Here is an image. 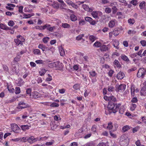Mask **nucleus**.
Instances as JSON below:
<instances>
[{"label": "nucleus", "instance_id": "obj_40", "mask_svg": "<svg viewBox=\"0 0 146 146\" xmlns=\"http://www.w3.org/2000/svg\"><path fill=\"white\" fill-rule=\"evenodd\" d=\"M49 39L50 38L48 37H45L42 39V41L44 43H46L49 41Z\"/></svg>", "mask_w": 146, "mask_h": 146}, {"label": "nucleus", "instance_id": "obj_55", "mask_svg": "<svg viewBox=\"0 0 146 146\" xmlns=\"http://www.w3.org/2000/svg\"><path fill=\"white\" fill-rule=\"evenodd\" d=\"M137 0H133L130 2V3L132 4L133 5L135 6L137 5Z\"/></svg>", "mask_w": 146, "mask_h": 146}, {"label": "nucleus", "instance_id": "obj_33", "mask_svg": "<svg viewBox=\"0 0 146 146\" xmlns=\"http://www.w3.org/2000/svg\"><path fill=\"white\" fill-rule=\"evenodd\" d=\"M97 38L96 36L93 35H90L89 36V39L92 42H94L97 39Z\"/></svg>", "mask_w": 146, "mask_h": 146}, {"label": "nucleus", "instance_id": "obj_57", "mask_svg": "<svg viewBox=\"0 0 146 146\" xmlns=\"http://www.w3.org/2000/svg\"><path fill=\"white\" fill-rule=\"evenodd\" d=\"M104 59L105 60H108L109 59V55L108 54H105L104 56Z\"/></svg>", "mask_w": 146, "mask_h": 146}, {"label": "nucleus", "instance_id": "obj_59", "mask_svg": "<svg viewBox=\"0 0 146 146\" xmlns=\"http://www.w3.org/2000/svg\"><path fill=\"white\" fill-rule=\"evenodd\" d=\"M138 101V100L137 98L134 97L131 100V102L133 103H136Z\"/></svg>", "mask_w": 146, "mask_h": 146}, {"label": "nucleus", "instance_id": "obj_36", "mask_svg": "<svg viewBox=\"0 0 146 146\" xmlns=\"http://www.w3.org/2000/svg\"><path fill=\"white\" fill-rule=\"evenodd\" d=\"M136 107V104H131L130 105V109L131 111H133L135 110Z\"/></svg>", "mask_w": 146, "mask_h": 146}, {"label": "nucleus", "instance_id": "obj_50", "mask_svg": "<svg viewBox=\"0 0 146 146\" xmlns=\"http://www.w3.org/2000/svg\"><path fill=\"white\" fill-rule=\"evenodd\" d=\"M54 143V141L53 140H52L50 141L47 142L45 143V145L47 146H49L52 145Z\"/></svg>", "mask_w": 146, "mask_h": 146}, {"label": "nucleus", "instance_id": "obj_15", "mask_svg": "<svg viewBox=\"0 0 146 146\" xmlns=\"http://www.w3.org/2000/svg\"><path fill=\"white\" fill-rule=\"evenodd\" d=\"M39 96V93L37 92H33L31 95L30 98H36Z\"/></svg>", "mask_w": 146, "mask_h": 146}, {"label": "nucleus", "instance_id": "obj_4", "mask_svg": "<svg viewBox=\"0 0 146 146\" xmlns=\"http://www.w3.org/2000/svg\"><path fill=\"white\" fill-rule=\"evenodd\" d=\"M28 107V104L23 102H20L17 107V109L19 110H21L27 108Z\"/></svg>", "mask_w": 146, "mask_h": 146}, {"label": "nucleus", "instance_id": "obj_62", "mask_svg": "<svg viewBox=\"0 0 146 146\" xmlns=\"http://www.w3.org/2000/svg\"><path fill=\"white\" fill-rule=\"evenodd\" d=\"M73 88L75 90H77L80 88V85L79 84H75L73 87Z\"/></svg>", "mask_w": 146, "mask_h": 146}, {"label": "nucleus", "instance_id": "obj_37", "mask_svg": "<svg viewBox=\"0 0 146 146\" xmlns=\"http://www.w3.org/2000/svg\"><path fill=\"white\" fill-rule=\"evenodd\" d=\"M48 77L46 79L45 81L46 82H49L52 80V78L50 74H47Z\"/></svg>", "mask_w": 146, "mask_h": 146}, {"label": "nucleus", "instance_id": "obj_54", "mask_svg": "<svg viewBox=\"0 0 146 146\" xmlns=\"http://www.w3.org/2000/svg\"><path fill=\"white\" fill-rule=\"evenodd\" d=\"M135 92L134 88L133 87H132L131 88V92L132 96H134L135 95Z\"/></svg>", "mask_w": 146, "mask_h": 146}, {"label": "nucleus", "instance_id": "obj_46", "mask_svg": "<svg viewBox=\"0 0 146 146\" xmlns=\"http://www.w3.org/2000/svg\"><path fill=\"white\" fill-rule=\"evenodd\" d=\"M84 35L83 34H82L79 35L76 38V40H79L82 39L83 37L84 36Z\"/></svg>", "mask_w": 146, "mask_h": 146}, {"label": "nucleus", "instance_id": "obj_44", "mask_svg": "<svg viewBox=\"0 0 146 146\" xmlns=\"http://www.w3.org/2000/svg\"><path fill=\"white\" fill-rule=\"evenodd\" d=\"M113 126L112 125V123L111 122H110L108 123V126H106L107 128L108 129H111L113 127Z\"/></svg>", "mask_w": 146, "mask_h": 146}, {"label": "nucleus", "instance_id": "obj_10", "mask_svg": "<svg viewBox=\"0 0 146 146\" xmlns=\"http://www.w3.org/2000/svg\"><path fill=\"white\" fill-rule=\"evenodd\" d=\"M65 2L68 5L71 6L73 8L75 9H77L78 8V7L77 5L75 4L70 0H66Z\"/></svg>", "mask_w": 146, "mask_h": 146}, {"label": "nucleus", "instance_id": "obj_41", "mask_svg": "<svg viewBox=\"0 0 146 146\" xmlns=\"http://www.w3.org/2000/svg\"><path fill=\"white\" fill-rule=\"evenodd\" d=\"M62 27L64 28H68L70 27V25L69 24L67 23H62Z\"/></svg>", "mask_w": 146, "mask_h": 146}, {"label": "nucleus", "instance_id": "obj_64", "mask_svg": "<svg viewBox=\"0 0 146 146\" xmlns=\"http://www.w3.org/2000/svg\"><path fill=\"white\" fill-rule=\"evenodd\" d=\"M65 91L66 90L63 88L59 89L58 90L59 92L61 94H63L65 92Z\"/></svg>", "mask_w": 146, "mask_h": 146}, {"label": "nucleus", "instance_id": "obj_24", "mask_svg": "<svg viewBox=\"0 0 146 146\" xmlns=\"http://www.w3.org/2000/svg\"><path fill=\"white\" fill-rule=\"evenodd\" d=\"M46 70L44 68H41L39 71V74L40 76H44L46 72Z\"/></svg>", "mask_w": 146, "mask_h": 146}, {"label": "nucleus", "instance_id": "obj_2", "mask_svg": "<svg viewBox=\"0 0 146 146\" xmlns=\"http://www.w3.org/2000/svg\"><path fill=\"white\" fill-rule=\"evenodd\" d=\"M11 127L12 130L15 133H18L20 131V128L17 124L15 123L11 124Z\"/></svg>", "mask_w": 146, "mask_h": 146}, {"label": "nucleus", "instance_id": "obj_58", "mask_svg": "<svg viewBox=\"0 0 146 146\" xmlns=\"http://www.w3.org/2000/svg\"><path fill=\"white\" fill-rule=\"evenodd\" d=\"M140 43L141 45L143 46H145L146 45V41L145 40H142L140 41Z\"/></svg>", "mask_w": 146, "mask_h": 146}, {"label": "nucleus", "instance_id": "obj_11", "mask_svg": "<svg viewBox=\"0 0 146 146\" xmlns=\"http://www.w3.org/2000/svg\"><path fill=\"white\" fill-rule=\"evenodd\" d=\"M42 103L46 105L52 107H58L59 106V104L56 102L52 103L50 105L48 104V102H43Z\"/></svg>", "mask_w": 146, "mask_h": 146}, {"label": "nucleus", "instance_id": "obj_52", "mask_svg": "<svg viewBox=\"0 0 146 146\" xmlns=\"http://www.w3.org/2000/svg\"><path fill=\"white\" fill-rule=\"evenodd\" d=\"M8 24L9 26L12 27L15 25V23L13 21L10 20Z\"/></svg>", "mask_w": 146, "mask_h": 146}, {"label": "nucleus", "instance_id": "obj_56", "mask_svg": "<svg viewBox=\"0 0 146 146\" xmlns=\"http://www.w3.org/2000/svg\"><path fill=\"white\" fill-rule=\"evenodd\" d=\"M50 25L49 24H46L44 26H42V29L43 30H44L45 29H48V27H50Z\"/></svg>", "mask_w": 146, "mask_h": 146}, {"label": "nucleus", "instance_id": "obj_9", "mask_svg": "<svg viewBox=\"0 0 146 146\" xmlns=\"http://www.w3.org/2000/svg\"><path fill=\"white\" fill-rule=\"evenodd\" d=\"M143 84L144 86L141 89L140 93L141 96H146V81L143 83Z\"/></svg>", "mask_w": 146, "mask_h": 146}, {"label": "nucleus", "instance_id": "obj_42", "mask_svg": "<svg viewBox=\"0 0 146 146\" xmlns=\"http://www.w3.org/2000/svg\"><path fill=\"white\" fill-rule=\"evenodd\" d=\"M35 62L37 64H44V61L42 60H36Z\"/></svg>", "mask_w": 146, "mask_h": 146}, {"label": "nucleus", "instance_id": "obj_6", "mask_svg": "<svg viewBox=\"0 0 146 146\" xmlns=\"http://www.w3.org/2000/svg\"><path fill=\"white\" fill-rule=\"evenodd\" d=\"M37 137L35 138L34 136H28V142L30 144L33 143L37 141Z\"/></svg>", "mask_w": 146, "mask_h": 146}, {"label": "nucleus", "instance_id": "obj_26", "mask_svg": "<svg viewBox=\"0 0 146 146\" xmlns=\"http://www.w3.org/2000/svg\"><path fill=\"white\" fill-rule=\"evenodd\" d=\"M121 104H116L115 106V107L114 108V110H113V113H115L119 109V108L121 106Z\"/></svg>", "mask_w": 146, "mask_h": 146}, {"label": "nucleus", "instance_id": "obj_34", "mask_svg": "<svg viewBox=\"0 0 146 146\" xmlns=\"http://www.w3.org/2000/svg\"><path fill=\"white\" fill-rule=\"evenodd\" d=\"M35 15L34 13L31 14H24L23 15V18H24L27 19Z\"/></svg>", "mask_w": 146, "mask_h": 146}, {"label": "nucleus", "instance_id": "obj_13", "mask_svg": "<svg viewBox=\"0 0 146 146\" xmlns=\"http://www.w3.org/2000/svg\"><path fill=\"white\" fill-rule=\"evenodd\" d=\"M110 46L109 44L108 45H103L100 47V50L102 51H106L108 50L110 48Z\"/></svg>", "mask_w": 146, "mask_h": 146}, {"label": "nucleus", "instance_id": "obj_30", "mask_svg": "<svg viewBox=\"0 0 146 146\" xmlns=\"http://www.w3.org/2000/svg\"><path fill=\"white\" fill-rule=\"evenodd\" d=\"M114 65L115 67H120L121 65L119 62L117 60H115L113 62Z\"/></svg>", "mask_w": 146, "mask_h": 146}, {"label": "nucleus", "instance_id": "obj_48", "mask_svg": "<svg viewBox=\"0 0 146 146\" xmlns=\"http://www.w3.org/2000/svg\"><path fill=\"white\" fill-rule=\"evenodd\" d=\"M28 136H25L22 137L21 139V141L23 142L28 141Z\"/></svg>", "mask_w": 146, "mask_h": 146}, {"label": "nucleus", "instance_id": "obj_47", "mask_svg": "<svg viewBox=\"0 0 146 146\" xmlns=\"http://www.w3.org/2000/svg\"><path fill=\"white\" fill-rule=\"evenodd\" d=\"M51 128L52 129H56L58 127V126L56 125L55 122L52 123V124H51Z\"/></svg>", "mask_w": 146, "mask_h": 146}, {"label": "nucleus", "instance_id": "obj_16", "mask_svg": "<svg viewBox=\"0 0 146 146\" xmlns=\"http://www.w3.org/2000/svg\"><path fill=\"white\" fill-rule=\"evenodd\" d=\"M117 21L116 20L113 19L110 21L109 23V26L110 28H112L114 27Z\"/></svg>", "mask_w": 146, "mask_h": 146}, {"label": "nucleus", "instance_id": "obj_21", "mask_svg": "<svg viewBox=\"0 0 146 146\" xmlns=\"http://www.w3.org/2000/svg\"><path fill=\"white\" fill-rule=\"evenodd\" d=\"M124 76V74L122 72H119L117 75V77L118 79H122Z\"/></svg>", "mask_w": 146, "mask_h": 146}, {"label": "nucleus", "instance_id": "obj_8", "mask_svg": "<svg viewBox=\"0 0 146 146\" xmlns=\"http://www.w3.org/2000/svg\"><path fill=\"white\" fill-rule=\"evenodd\" d=\"M91 14L93 17L96 19L98 18L99 16H101L102 13L100 11H94L92 12Z\"/></svg>", "mask_w": 146, "mask_h": 146}, {"label": "nucleus", "instance_id": "obj_23", "mask_svg": "<svg viewBox=\"0 0 146 146\" xmlns=\"http://www.w3.org/2000/svg\"><path fill=\"white\" fill-rule=\"evenodd\" d=\"M48 137L46 136L44 137H42L41 136H39L37 137V140L38 141H44L48 139Z\"/></svg>", "mask_w": 146, "mask_h": 146}, {"label": "nucleus", "instance_id": "obj_5", "mask_svg": "<svg viewBox=\"0 0 146 146\" xmlns=\"http://www.w3.org/2000/svg\"><path fill=\"white\" fill-rule=\"evenodd\" d=\"M145 70L144 68H140L137 73V77L139 78L141 77H143V76L145 74Z\"/></svg>", "mask_w": 146, "mask_h": 146}, {"label": "nucleus", "instance_id": "obj_22", "mask_svg": "<svg viewBox=\"0 0 146 146\" xmlns=\"http://www.w3.org/2000/svg\"><path fill=\"white\" fill-rule=\"evenodd\" d=\"M119 41L117 40H114L113 41V45L116 48L118 49L119 48Z\"/></svg>", "mask_w": 146, "mask_h": 146}, {"label": "nucleus", "instance_id": "obj_51", "mask_svg": "<svg viewBox=\"0 0 146 146\" xmlns=\"http://www.w3.org/2000/svg\"><path fill=\"white\" fill-rule=\"evenodd\" d=\"M90 75L92 77L95 76L96 75V72L94 71L90 72H89Z\"/></svg>", "mask_w": 146, "mask_h": 146}, {"label": "nucleus", "instance_id": "obj_38", "mask_svg": "<svg viewBox=\"0 0 146 146\" xmlns=\"http://www.w3.org/2000/svg\"><path fill=\"white\" fill-rule=\"evenodd\" d=\"M102 43L98 41L95 42L94 44V45L96 47H99L101 46Z\"/></svg>", "mask_w": 146, "mask_h": 146}, {"label": "nucleus", "instance_id": "obj_45", "mask_svg": "<svg viewBox=\"0 0 146 146\" xmlns=\"http://www.w3.org/2000/svg\"><path fill=\"white\" fill-rule=\"evenodd\" d=\"M21 58V56L19 55H17V56L14 58L13 61L17 62L19 61L20 60V59Z\"/></svg>", "mask_w": 146, "mask_h": 146}, {"label": "nucleus", "instance_id": "obj_60", "mask_svg": "<svg viewBox=\"0 0 146 146\" xmlns=\"http://www.w3.org/2000/svg\"><path fill=\"white\" fill-rule=\"evenodd\" d=\"M15 94H17L20 92V89L19 87H16L15 88Z\"/></svg>", "mask_w": 146, "mask_h": 146}, {"label": "nucleus", "instance_id": "obj_7", "mask_svg": "<svg viewBox=\"0 0 146 146\" xmlns=\"http://www.w3.org/2000/svg\"><path fill=\"white\" fill-rule=\"evenodd\" d=\"M82 7L85 11L88 12H92L94 10L93 7H91L89 8L87 5L85 4H83L82 5Z\"/></svg>", "mask_w": 146, "mask_h": 146}, {"label": "nucleus", "instance_id": "obj_25", "mask_svg": "<svg viewBox=\"0 0 146 146\" xmlns=\"http://www.w3.org/2000/svg\"><path fill=\"white\" fill-rule=\"evenodd\" d=\"M0 28L3 30H7L9 29V28L6 25L2 23L0 24Z\"/></svg>", "mask_w": 146, "mask_h": 146}, {"label": "nucleus", "instance_id": "obj_29", "mask_svg": "<svg viewBox=\"0 0 146 146\" xmlns=\"http://www.w3.org/2000/svg\"><path fill=\"white\" fill-rule=\"evenodd\" d=\"M31 126H29L27 125H23L21 126V128L22 130L23 131H25L27 130H28L29 129V127H30Z\"/></svg>", "mask_w": 146, "mask_h": 146}, {"label": "nucleus", "instance_id": "obj_27", "mask_svg": "<svg viewBox=\"0 0 146 146\" xmlns=\"http://www.w3.org/2000/svg\"><path fill=\"white\" fill-rule=\"evenodd\" d=\"M108 108L109 110H112L113 112V110H114L115 105L113 103L109 104L108 105Z\"/></svg>", "mask_w": 146, "mask_h": 146}, {"label": "nucleus", "instance_id": "obj_43", "mask_svg": "<svg viewBox=\"0 0 146 146\" xmlns=\"http://www.w3.org/2000/svg\"><path fill=\"white\" fill-rule=\"evenodd\" d=\"M130 129V126L128 125L124 126L122 128V130L124 132L127 131L128 130Z\"/></svg>", "mask_w": 146, "mask_h": 146}, {"label": "nucleus", "instance_id": "obj_19", "mask_svg": "<svg viewBox=\"0 0 146 146\" xmlns=\"http://www.w3.org/2000/svg\"><path fill=\"white\" fill-rule=\"evenodd\" d=\"M7 88L10 93H13L14 92L15 90L13 88H12L11 85L7 84Z\"/></svg>", "mask_w": 146, "mask_h": 146}, {"label": "nucleus", "instance_id": "obj_20", "mask_svg": "<svg viewBox=\"0 0 146 146\" xmlns=\"http://www.w3.org/2000/svg\"><path fill=\"white\" fill-rule=\"evenodd\" d=\"M58 49L60 55L62 56H64L65 52L62 47L61 46H60L58 47Z\"/></svg>", "mask_w": 146, "mask_h": 146}, {"label": "nucleus", "instance_id": "obj_53", "mask_svg": "<svg viewBox=\"0 0 146 146\" xmlns=\"http://www.w3.org/2000/svg\"><path fill=\"white\" fill-rule=\"evenodd\" d=\"M110 135V136H111V137H112L113 138H115L116 137V135L113 132H112L111 131H110L109 132Z\"/></svg>", "mask_w": 146, "mask_h": 146}, {"label": "nucleus", "instance_id": "obj_49", "mask_svg": "<svg viewBox=\"0 0 146 146\" xmlns=\"http://www.w3.org/2000/svg\"><path fill=\"white\" fill-rule=\"evenodd\" d=\"M33 52L34 54H36L40 55L41 54L40 50L38 49L34 50Z\"/></svg>", "mask_w": 146, "mask_h": 146}, {"label": "nucleus", "instance_id": "obj_12", "mask_svg": "<svg viewBox=\"0 0 146 146\" xmlns=\"http://www.w3.org/2000/svg\"><path fill=\"white\" fill-rule=\"evenodd\" d=\"M59 64L58 62H54L49 63L48 66L50 68L58 67L59 66Z\"/></svg>", "mask_w": 146, "mask_h": 146}, {"label": "nucleus", "instance_id": "obj_32", "mask_svg": "<svg viewBox=\"0 0 146 146\" xmlns=\"http://www.w3.org/2000/svg\"><path fill=\"white\" fill-rule=\"evenodd\" d=\"M71 20L73 21H75L77 20L76 16L74 14H71L70 16Z\"/></svg>", "mask_w": 146, "mask_h": 146}, {"label": "nucleus", "instance_id": "obj_63", "mask_svg": "<svg viewBox=\"0 0 146 146\" xmlns=\"http://www.w3.org/2000/svg\"><path fill=\"white\" fill-rule=\"evenodd\" d=\"M89 22L90 24L92 25H94L96 23V21L93 20L92 18L91 19V20H90V21Z\"/></svg>", "mask_w": 146, "mask_h": 146}, {"label": "nucleus", "instance_id": "obj_35", "mask_svg": "<svg viewBox=\"0 0 146 146\" xmlns=\"http://www.w3.org/2000/svg\"><path fill=\"white\" fill-rule=\"evenodd\" d=\"M128 22L129 25H131L134 24L135 21L133 19H129L128 20Z\"/></svg>", "mask_w": 146, "mask_h": 146}, {"label": "nucleus", "instance_id": "obj_14", "mask_svg": "<svg viewBox=\"0 0 146 146\" xmlns=\"http://www.w3.org/2000/svg\"><path fill=\"white\" fill-rule=\"evenodd\" d=\"M38 48L41 49L43 52L49 50L48 48L47 47L43 44H40L38 45Z\"/></svg>", "mask_w": 146, "mask_h": 146}, {"label": "nucleus", "instance_id": "obj_28", "mask_svg": "<svg viewBox=\"0 0 146 146\" xmlns=\"http://www.w3.org/2000/svg\"><path fill=\"white\" fill-rule=\"evenodd\" d=\"M82 129H79L75 133V135L76 137H78L82 135Z\"/></svg>", "mask_w": 146, "mask_h": 146}, {"label": "nucleus", "instance_id": "obj_39", "mask_svg": "<svg viewBox=\"0 0 146 146\" xmlns=\"http://www.w3.org/2000/svg\"><path fill=\"white\" fill-rule=\"evenodd\" d=\"M127 138L126 135H123L121 136L120 141L121 142L123 141H125L127 140Z\"/></svg>", "mask_w": 146, "mask_h": 146}, {"label": "nucleus", "instance_id": "obj_3", "mask_svg": "<svg viewBox=\"0 0 146 146\" xmlns=\"http://www.w3.org/2000/svg\"><path fill=\"white\" fill-rule=\"evenodd\" d=\"M125 85L122 84L116 86L115 90L117 92L123 91L125 89Z\"/></svg>", "mask_w": 146, "mask_h": 146}, {"label": "nucleus", "instance_id": "obj_1", "mask_svg": "<svg viewBox=\"0 0 146 146\" xmlns=\"http://www.w3.org/2000/svg\"><path fill=\"white\" fill-rule=\"evenodd\" d=\"M25 39L21 35H18L17 36V38L14 39V41L16 44L17 45L20 44H22V42H24Z\"/></svg>", "mask_w": 146, "mask_h": 146}, {"label": "nucleus", "instance_id": "obj_17", "mask_svg": "<svg viewBox=\"0 0 146 146\" xmlns=\"http://www.w3.org/2000/svg\"><path fill=\"white\" fill-rule=\"evenodd\" d=\"M7 6L6 7V9L9 10L11 11L13 10V8L15 7V5L10 3L7 4Z\"/></svg>", "mask_w": 146, "mask_h": 146}, {"label": "nucleus", "instance_id": "obj_18", "mask_svg": "<svg viewBox=\"0 0 146 146\" xmlns=\"http://www.w3.org/2000/svg\"><path fill=\"white\" fill-rule=\"evenodd\" d=\"M139 7L141 9H146V3L144 1L141 2L139 5Z\"/></svg>", "mask_w": 146, "mask_h": 146}, {"label": "nucleus", "instance_id": "obj_61", "mask_svg": "<svg viewBox=\"0 0 146 146\" xmlns=\"http://www.w3.org/2000/svg\"><path fill=\"white\" fill-rule=\"evenodd\" d=\"M109 100L110 101H115L116 100V98L113 96L109 97Z\"/></svg>", "mask_w": 146, "mask_h": 146}, {"label": "nucleus", "instance_id": "obj_31", "mask_svg": "<svg viewBox=\"0 0 146 146\" xmlns=\"http://www.w3.org/2000/svg\"><path fill=\"white\" fill-rule=\"evenodd\" d=\"M121 58L123 60L127 62H128L129 61V59L128 57L125 55H122L121 56Z\"/></svg>", "mask_w": 146, "mask_h": 146}]
</instances>
